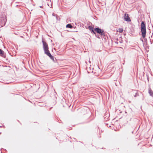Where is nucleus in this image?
I'll return each mask as SVG.
<instances>
[{
	"mask_svg": "<svg viewBox=\"0 0 153 153\" xmlns=\"http://www.w3.org/2000/svg\"><path fill=\"white\" fill-rule=\"evenodd\" d=\"M85 27L86 29H89L92 33L95 34L96 33H97L102 36H105L103 30L101 29V28H100L98 27L94 28L93 27L89 25L87 26V27Z\"/></svg>",
	"mask_w": 153,
	"mask_h": 153,
	"instance_id": "nucleus-1",
	"label": "nucleus"
},
{
	"mask_svg": "<svg viewBox=\"0 0 153 153\" xmlns=\"http://www.w3.org/2000/svg\"><path fill=\"white\" fill-rule=\"evenodd\" d=\"M141 31L142 37L144 40V42L147 43V39L145 38L146 33V25L145 24V22L144 21H142L141 24Z\"/></svg>",
	"mask_w": 153,
	"mask_h": 153,
	"instance_id": "nucleus-2",
	"label": "nucleus"
},
{
	"mask_svg": "<svg viewBox=\"0 0 153 153\" xmlns=\"http://www.w3.org/2000/svg\"><path fill=\"white\" fill-rule=\"evenodd\" d=\"M7 19L4 16L0 15V25L1 27L4 26L7 22Z\"/></svg>",
	"mask_w": 153,
	"mask_h": 153,
	"instance_id": "nucleus-3",
	"label": "nucleus"
},
{
	"mask_svg": "<svg viewBox=\"0 0 153 153\" xmlns=\"http://www.w3.org/2000/svg\"><path fill=\"white\" fill-rule=\"evenodd\" d=\"M42 42L43 44V47L45 53L46 52L49 51V48L47 43L43 39H42Z\"/></svg>",
	"mask_w": 153,
	"mask_h": 153,
	"instance_id": "nucleus-4",
	"label": "nucleus"
},
{
	"mask_svg": "<svg viewBox=\"0 0 153 153\" xmlns=\"http://www.w3.org/2000/svg\"><path fill=\"white\" fill-rule=\"evenodd\" d=\"M124 20L126 22H129L131 21V20L128 14L125 13L123 16Z\"/></svg>",
	"mask_w": 153,
	"mask_h": 153,
	"instance_id": "nucleus-5",
	"label": "nucleus"
},
{
	"mask_svg": "<svg viewBox=\"0 0 153 153\" xmlns=\"http://www.w3.org/2000/svg\"><path fill=\"white\" fill-rule=\"evenodd\" d=\"M45 53L53 61V62H55V61L54 59V56L51 54L49 51L47 52H46V53Z\"/></svg>",
	"mask_w": 153,
	"mask_h": 153,
	"instance_id": "nucleus-6",
	"label": "nucleus"
},
{
	"mask_svg": "<svg viewBox=\"0 0 153 153\" xmlns=\"http://www.w3.org/2000/svg\"><path fill=\"white\" fill-rule=\"evenodd\" d=\"M0 55L1 56L4 58H5L6 57L5 53L1 49H0Z\"/></svg>",
	"mask_w": 153,
	"mask_h": 153,
	"instance_id": "nucleus-7",
	"label": "nucleus"
},
{
	"mask_svg": "<svg viewBox=\"0 0 153 153\" xmlns=\"http://www.w3.org/2000/svg\"><path fill=\"white\" fill-rule=\"evenodd\" d=\"M149 93L150 96L153 97V91L150 88H149Z\"/></svg>",
	"mask_w": 153,
	"mask_h": 153,
	"instance_id": "nucleus-8",
	"label": "nucleus"
},
{
	"mask_svg": "<svg viewBox=\"0 0 153 153\" xmlns=\"http://www.w3.org/2000/svg\"><path fill=\"white\" fill-rule=\"evenodd\" d=\"M73 26L71 25V24H68L66 25V27L67 28H72Z\"/></svg>",
	"mask_w": 153,
	"mask_h": 153,
	"instance_id": "nucleus-9",
	"label": "nucleus"
},
{
	"mask_svg": "<svg viewBox=\"0 0 153 153\" xmlns=\"http://www.w3.org/2000/svg\"><path fill=\"white\" fill-rule=\"evenodd\" d=\"M94 34L95 35V36L96 37L100 39L102 36H101V35H98V33H96Z\"/></svg>",
	"mask_w": 153,
	"mask_h": 153,
	"instance_id": "nucleus-10",
	"label": "nucleus"
},
{
	"mask_svg": "<svg viewBox=\"0 0 153 153\" xmlns=\"http://www.w3.org/2000/svg\"><path fill=\"white\" fill-rule=\"evenodd\" d=\"M117 31L120 33H122L123 31V29L122 28H119Z\"/></svg>",
	"mask_w": 153,
	"mask_h": 153,
	"instance_id": "nucleus-11",
	"label": "nucleus"
},
{
	"mask_svg": "<svg viewBox=\"0 0 153 153\" xmlns=\"http://www.w3.org/2000/svg\"><path fill=\"white\" fill-rule=\"evenodd\" d=\"M55 93H56V94H54V97H53V99L54 100V101H56V99H57V97H56V95H57V94L56 92H55Z\"/></svg>",
	"mask_w": 153,
	"mask_h": 153,
	"instance_id": "nucleus-12",
	"label": "nucleus"
},
{
	"mask_svg": "<svg viewBox=\"0 0 153 153\" xmlns=\"http://www.w3.org/2000/svg\"><path fill=\"white\" fill-rule=\"evenodd\" d=\"M135 95L134 96V97H136L137 96H139L138 93L137 92H136L135 93Z\"/></svg>",
	"mask_w": 153,
	"mask_h": 153,
	"instance_id": "nucleus-13",
	"label": "nucleus"
},
{
	"mask_svg": "<svg viewBox=\"0 0 153 153\" xmlns=\"http://www.w3.org/2000/svg\"><path fill=\"white\" fill-rule=\"evenodd\" d=\"M140 39V40L142 42H143V44H144V41H143V39H142V38L141 37Z\"/></svg>",
	"mask_w": 153,
	"mask_h": 153,
	"instance_id": "nucleus-14",
	"label": "nucleus"
},
{
	"mask_svg": "<svg viewBox=\"0 0 153 153\" xmlns=\"http://www.w3.org/2000/svg\"><path fill=\"white\" fill-rule=\"evenodd\" d=\"M52 16H55V14H54V13H53L52 14Z\"/></svg>",
	"mask_w": 153,
	"mask_h": 153,
	"instance_id": "nucleus-15",
	"label": "nucleus"
},
{
	"mask_svg": "<svg viewBox=\"0 0 153 153\" xmlns=\"http://www.w3.org/2000/svg\"><path fill=\"white\" fill-rule=\"evenodd\" d=\"M39 7H40V8H42V7H43V6H40Z\"/></svg>",
	"mask_w": 153,
	"mask_h": 153,
	"instance_id": "nucleus-16",
	"label": "nucleus"
},
{
	"mask_svg": "<svg viewBox=\"0 0 153 153\" xmlns=\"http://www.w3.org/2000/svg\"><path fill=\"white\" fill-rule=\"evenodd\" d=\"M115 43H117V44L118 43V42H115Z\"/></svg>",
	"mask_w": 153,
	"mask_h": 153,
	"instance_id": "nucleus-17",
	"label": "nucleus"
},
{
	"mask_svg": "<svg viewBox=\"0 0 153 153\" xmlns=\"http://www.w3.org/2000/svg\"><path fill=\"white\" fill-rule=\"evenodd\" d=\"M89 68H90V69L91 70V68L90 67Z\"/></svg>",
	"mask_w": 153,
	"mask_h": 153,
	"instance_id": "nucleus-18",
	"label": "nucleus"
},
{
	"mask_svg": "<svg viewBox=\"0 0 153 153\" xmlns=\"http://www.w3.org/2000/svg\"><path fill=\"white\" fill-rule=\"evenodd\" d=\"M0 128L2 127V126H0Z\"/></svg>",
	"mask_w": 153,
	"mask_h": 153,
	"instance_id": "nucleus-19",
	"label": "nucleus"
},
{
	"mask_svg": "<svg viewBox=\"0 0 153 153\" xmlns=\"http://www.w3.org/2000/svg\"><path fill=\"white\" fill-rule=\"evenodd\" d=\"M99 137H100H100H101V135L99 136Z\"/></svg>",
	"mask_w": 153,
	"mask_h": 153,
	"instance_id": "nucleus-20",
	"label": "nucleus"
},
{
	"mask_svg": "<svg viewBox=\"0 0 153 153\" xmlns=\"http://www.w3.org/2000/svg\"><path fill=\"white\" fill-rule=\"evenodd\" d=\"M99 137H100H100H101V135L99 136Z\"/></svg>",
	"mask_w": 153,
	"mask_h": 153,
	"instance_id": "nucleus-21",
	"label": "nucleus"
},
{
	"mask_svg": "<svg viewBox=\"0 0 153 153\" xmlns=\"http://www.w3.org/2000/svg\"><path fill=\"white\" fill-rule=\"evenodd\" d=\"M56 19H57V16H56Z\"/></svg>",
	"mask_w": 153,
	"mask_h": 153,
	"instance_id": "nucleus-22",
	"label": "nucleus"
},
{
	"mask_svg": "<svg viewBox=\"0 0 153 153\" xmlns=\"http://www.w3.org/2000/svg\"><path fill=\"white\" fill-rule=\"evenodd\" d=\"M134 91L136 92V91H135V90H134Z\"/></svg>",
	"mask_w": 153,
	"mask_h": 153,
	"instance_id": "nucleus-23",
	"label": "nucleus"
},
{
	"mask_svg": "<svg viewBox=\"0 0 153 153\" xmlns=\"http://www.w3.org/2000/svg\"><path fill=\"white\" fill-rule=\"evenodd\" d=\"M132 133H133V131H132Z\"/></svg>",
	"mask_w": 153,
	"mask_h": 153,
	"instance_id": "nucleus-24",
	"label": "nucleus"
},
{
	"mask_svg": "<svg viewBox=\"0 0 153 153\" xmlns=\"http://www.w3.org/2000/svg\"><path fill=\"white\" fill-rule=\"evenodd\" d=\"M3 127H5V126H4Z\"/></svg>",
	"mask_w": 153,
	"mask_h": 153,
	"instance_id": "nucleus-25",
	"label": "nucleus"
},
{
	"mask_svg": "<svg viewBox=\"0 0 153 153\" xmlns=\"http://www.w3.org/2000/svg\"><path fill=\"white\" fill-rule=\"evenodd\" d=\"M120 43H122V42H120Z\"/></svg>",
	"mask_w": 153,
	"mask_h": 153,
	"instance_id": "nucleus-26",
	"label": "nucleus"
},
{
	"mask_svg": "<svg viewBox=\"0 0 153 153\" xmlns=\"http://www.w3.org/2000/svg\"><path fill=\"white\" fill-rule=\"evenodd\" d=\"M52 108V107H51V108H50V109H51Z\"/></svg>",
	"mask_w": 153,
	"mask_h": 153,
	"instance_id": "nucleus-27",
	"label": "nucleus"
},
{
	"mask_svg": "<svg viewBox=\"0 0 153 153\" xmlns=\"http://www.w3.org/2000/svg\"><path fill=\"white\" fill-rule=\"evenodd\" d=\"M89 62L90 63L91 62L89 60Z\"/></svg>",
	"mask_w": 153,
	"mask_h": 153,
	"instance_id": "nucleus-28",
	"label": "nucleus"
},
{
	"mask_svg": "<svg viewBox=\"0 0 153 153\" xmlns=\"http://www.w3.org/2000/svg\"><path fill=\"white\" fill-rule=\"evenodd\" d=\"M147 79H148V80L149 81V80L148 78H147Z\"/></svg>",
	"mask_w": 153,
	"mask_h": 153,
	"instance_id": "nucleus-29",
	"label": "nucleus"
},
{
	"mask_svg": "<svg viewBox=\"0 0 153 153\" xmlns=\"http://www.w3.org/2000/svg\"><path fill=\"white\" fill-rule=\"evenodd\" d=\"M90 72H92V71H90Z\"/></svg>",
	"mask_w": 153,
	"mask_h": 153,
	"instance_id": "nucleus-30",
	"label": "nucleus"
},
{
	"mask_svg": "<svg viewBox=\"0 0 153 153\" xmlns=\"http://www.w3.org/2000/svg\"><path fill=\"white\" fill-rule=\"evenodd\" d=\"M152 35H153V33H152Z\"/></svg>",
	"mask_w": 153,
	"mask_h": 153,
	"instance_id": "nucleus-31",
	"label": "nucleus"
}]
</instances>
